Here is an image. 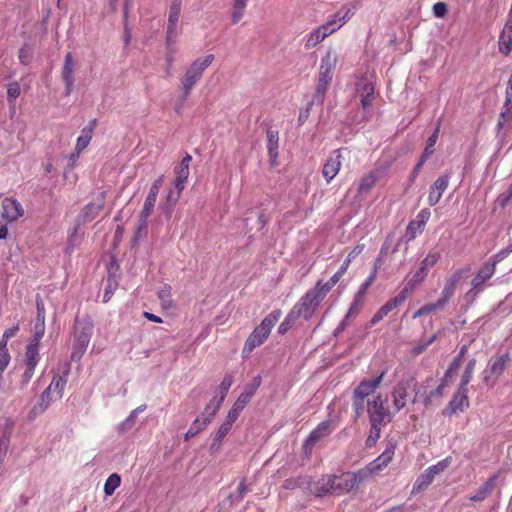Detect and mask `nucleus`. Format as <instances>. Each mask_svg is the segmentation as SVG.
<instances>
[{
    "instance_id": "f257e3e1",
    "label": "nucleus",
    "mask_w": 512,
    "mask_h": 512,
    "mask_svg": "<svg viewBox=\"0 0 512 512\" xmlns=\"http://www.w3.org/2000/svg\"><path fill=\"white\" fill-rule=\"evenodd\" d=\"M281 315V310H273L254 328L244 343L242 349L243 358H247L256 347H259L266 341Z\"/></svg>"
},
{
    "instance_id": "f03ea898",
    "label": "nucleus",
    "mask_w": 512,
    "mask_h": 512,
    "mask_svg": "<svg viewBox=\"0 0 512 512\" xmlns=\"http://www.w3.org/2000/svg\"><path fill=\"white\" fill-rule=\"evenodd\" d=\"M94 323L88 316L76 317L74 323V343L71 359L79 361L85 353L93 335Z\"/></svg>"
},
{
    "instance_id": "7ed1b4c3",
    "label": "nucleus",
    "mask_w": 512,
    "mask_h": 512,
    "mask_svg": "<svg viewBox=\"0 0 512 512\" xmlns=\"http://www.w3.org/2000/svg\"><path fill=\"white\" fill-rule=\"evenodd\" d=\"M213 60L214 56L210 54L203 58L196 59L186 69L184 75L181 78L182 102H184L186 98L190 95L191 90L201 79L204 71L211 65Z\"/></svg>"
},
{
    "instance_id": "20e7f679",
    "label": "nucleus",
    "mask_w": 512,
    "mask_h": 512,
    "mask_svg": "<svg viewBox=\"0 0 512 512\" xmlns=\"http://www.w3.org/2000/svg\"><path fill=\"white\" fill-rule=\"evenodd\" d=\"M337 64V55L329 50L321 59L319 76L316 84L315 98L322 102L333 78V71Z\"/></svg>"
},
{
    "instance_id": "39448f33",
    "label": "nucleus",
    "mask_w": 512,
    "mask_h": 512,
    "mask_svg": "<svg viewBox=\"0 0 512 512\" xmlns=\"http://www.w3.org/2000/svg\"><path fill=\"white\" fill-rule=\"evenodd\" d=\"M325 296L326 295L321 290H318L315 285L299 299L290 311L298 319L302 317L305 320H309L312 318Z\"/></svg>"
},
{
    "instance_id": "423d86ee",
    "label": "nucleus",
    "mask_w": 512,
    "mask_h": 512,
    "mask_svg": "<svg viewBox=\"0 0 512 512\" xmlns=\"http://www.w3.org/2000/svg\"><path fill=\"white\" fill-rule=\"evenodd\" d=\"M367 413L370 425L385 427L393 419V412L385 407L381 394L367 402Z\"/></svg>"
},
{
    "instance_id": "0eeeda50",
    "label": "nucleus",
    "mask_w": 512,
    "mask_h": 512,
    "mask_svg": "<svg viewBox=\"0 0 512 512\" xmlns=\"http://www.w3.org/2000/svg\"><path fill=\"white\" fill-rule=\"evenodd\" d=\"M440 259V253L438 251H430L427 256L422 260L419 269L413 274V276L407 281L403 290L409 294L417 286H419L427 277L428 270L433 267Z\"/></svg>"
},
{
    "instance_id": "6e6552de",
    "label": "nucleus",
    "mask_w": 512,
    "mask_h": 512,
    "mask_svg": "<svg viewBox=\"0 0 512 512\" xmlns=\"http://www.w3.org/2000/svg\"><path fill=\"white\" fill-rule=\"evenodd\" d=\"M451 464V458L447 457L437 464L429 466L424 472L416 479L412 493H418L426 489L434 480V478L444 472Z\"/></svg>"
},
{
    "instance_id": "1a4fd4ad",
    "label": "nucleus",
    "mask_w": 512,
    "mask_h": 512,
    "mask_svg": "<svg viewBox=\"0 0 512 512\" xmlns=\"http://www.w3.org/2000/svg\"><path fill=\"white\" fill-rule=\"evenodd\" d=\"M354 15V8L344 5L336 13L330 15L325 23L320 25L327 35L330 36L338 31Z\"/></svg>"
},
{
    "instance_id": "9d476101",
    "label": "nucleus",
    "mask_w": 512,
    "mask_h": 512,
    "mask_svg": "<svg viewBox=\"0 0 512 512\" xmlns=\"http://www.w3.org/2000/svg\"><path fill=\"white\" fill-rule=\"evenodd\" d=\"M510 358L508 354L500 355L495 358L490 366L483 371V381L487 385H493L496 380L503 374Z\"/></svg>"
},
{
    "instance_id": "9b49d317",
    "label": "nucleus",
    "mask_w": 512,
    "mask_h": 512,
    "mask_svg": "<svg viewBox=\"0 0 512 512\" xmlns=\"http://www.w3.org/2000/svg\"><path fill=\"white\" fill-rule=\"evenodd\" d=\"M181 5V0H172L169 8L168 24L166 30V43L168 45L172 44L177 37L176 27L180 17Z\"/></svg>"
},
{
    "instance_id": "f8f14e48",
    "label": "nucleus",
    "mask_w": 512,
    "mask_h": 512,
    "mask_svg": "<svg viewBox=\"0 0 512 512\" xmlns=\"http://www.w3.org/2000/svg\"><path fill=\"white\" fill-rule=\"evenodd\" d=\"M470 270L469 267L464 269H458L454 274L449 277L444 285L440 298L437 300L438 305L444 307L451 297L454 295L455 289L464 273Z\"/></svg>"
},
{
    "instance_id": "ddd939ff",
    "label": "nucleus",
    "mask_w": 512,
    "mask_h": 512,
    "mask_svg": "<svg viewBox=\"0 0 512 512\" xmlns=\"http://www.w3.org/2000/svg\"><path fill=\"white\" fill-rule=\"evenodd\" d=\"M334 481L335 475H324L317 481H310L308 489L312 494L318 497H322L328 494L334 495Z\"/></svg>"
},
{
    "instance_id": "4468645a",
    "label": "nucleus",
    "mask_w": 512,
    "mask_h": 512,
    "mask_svg": "<svg viewBox=\"0 0 512 512\" xmlns=\"http://www.w3.org/2000/svg\"><path fill=\"white\" fill-rule=\"evenodd\" d=\"M384 376L385 371L381 372V374L375 379L362 380L354 389L353 396H355V398L365 400L368 396L372 395L377 388H379Z\"/></svg>"
},
{
    "instance_id": "2eb2a0df",
    "label": "nucleus",
    "mask_w": 512,
    "mask_h": 512,
    "mask_svg": "<svg viewBox=\"0 0 512 512\" xmlns=\"http://www.w3.org/2000/svg\"><path fill=\"white\" fill-rule=\"evenodd\" d=\"M396 444L394 441H388L385 450L375 460L370 462L367 466L371 472L377 473L385 468L393 459L395 454Z\"/></svg>"
},
{
    "instance_id": "dca6fc26",
    "label": "nucleus",
    "mask_w": 512,
    "mask_h": 512,
    "mask_svg": "<svg viewBox=\"0 0 512 512\" xmlns=\"http://www.w3.org/2000/svg\"><path fill=\"white\" fill-rule=\"evenodd\" d=\"M408 297V294L402 289L397 296L387 301L373 316L371 324L374 325L381 321L389 312L403 304Z\"/></svg>"
},
{
    "instance_id": "f3484780",
    "label": "nucleus",
    "mask_w": 512,
    "mask_h": 512,
    "mask_svg": "<svg viewBox=\"0 0 512 512\" xmlns=\"http://www.w3.org/2000/svg\"><path fill=\"white\" fill-rule=\"evenodd\" d=\"M450 176L445 174L438 177L435 182L431 185L428 194V204L435 206L441 199L443 193L446 191L449 185Z\"/></svg>"
},
{
    "instance_id": "a211bd4d",
    "label": "nucleus",
    "mask_w": 512,
    "mask_h": 512,
    "mask_svg": "<svg viewBox=\"0 0 512 512\" xmlns=\"http://www.w3.org/2000/svg\"><path fill=\"white\" fill-rule=\"evenodd\" d=\"M496 268H494V264H490L486 262L478 271L476 276L472 279L471 285L472 289L471 292H474L475 294L482 291L484 284L487 280H489L494 274H495Z\"/></svg>"
},
{
    "instance_id": "6ab92c4d",
    "label": "nucleus",
    "mask_w": 512,
    "mask_h": 512,
    "mask_svg": "<svg viewBox=\"0 0 512 512\" xmlns=\"http://www.w3.org/2000/svg\"><path fill=\"white\" fill-rule=\"evenodd\" d=\"M356 92L360 96L361 105L367 110L374 100V85L367 79H361L356 83Z\"/></svg>"
},
{
    "instance_id": "aec40b11",
    "label": "nucleus",
    "mask_w": 512,
    "mask_h": 512,
    "mask_svg": "<svg viewBox=\"0 0 512 512\" xmlns=\"http://www.w3.org/2000/svg\"><path fill=\"white\" fill-rule=\"evenodd\" d=\"M2 217L9 222L20 218L24 211L20 202L12 198H5L2 203Z\"/></svg>"
},
{
    "instance_id": "412c9836",
    "label": "nucleus",
    "mask_w": 512,
    "mask_h": 512,
    "mask_svg": "<svg viewBox=\"0 0 512 512\" xmlns=\"http://www.w3.org/2000/svg\"><path fill=\"white\" fill-rule=\"evenodd\" d=\"M74 61L71 53H67L62 68V79L65 84V94L70 95L74 88Z\"/></svg>"
},
{
    "instance_id": "4be33fe9",
    "label": "nucleus",
    "mask_w": 512,
    "mask_h": 512,
    "mask_svg": "<svg viewBox=\"0 0 512 512\" xmlns=\"http://www.w3.org/2000/svg\"><path fill=\"white\" fill-rule=\"evenodd\" d=\"M468 405L467 388L459 386L457 393L447 405L445 413L447 415H452L457 411H462L464 407H467Z\"/></svg>"
},
{
    "instance_id": "5701e85b",
    "label": "nucleus",
    "mask_w": 512,
    "mask_h": 512,
    "mask_svg": "<svg viewBox=\"0 0 512 512\" xmlns=\"http://www.w3.org/2000/svg\"><path fill=\"white\" fill-rule=\"evenodd\" d=\"M340 168H341V155H340L339 150H336L327 159L326 163L323 166V170H322L323 177L329 183L338 174Z\"/></svg>"
},
{
    "instance_id": "b1692460",
    "label": "nucleus",
    "mask_w": 512,
    "mask_h": 512,
    "mask_svg": "<svg viewBox=\"0 0 512 512\" xmlns=\"http://www.w3.org/2000/svg\"><path fill=\"white\" fill-rule=\"evenodd\" d=\"M332 422L330 420L322 421L318 426L310 433L309 437L305 442L306 448H312L319 440L328 436L332 432Z\"/></svg>"
},
{
    "instance_id": "393cba45",
    "label": "nucleus",
    "mask_w": 512,
    "mask_h": 512,
    "mask_svg": "<svg viewBox=\"0 0 512 512\" xmlns=\"http://www.w3.org/2000/svg\"><path fill=\"white\" fill-rule=\"evenodd\" d=\"M408 390L406 384L400 382L391 392L393 414L406 406Z\"/></svg>"
},
{
    "instance_id": "a878e982",
    "label": "nucleus",
    "mask_w": 512,
    "mask_h": 512,
    "mask_svg": "<svg viewBox=\"0 0 512 512\" xmlns=\"http://www.w3.org/2000/svg\"><path fill=\"white\" fill-rule=\"evenodd\" d=\"M103 206H104V201H103L102 197L98 198L94 202L87 204L79 216V221H81L82 223H87V222L92 221L99 214V212L103 209Z\"/></svg>"
},
{
    "instance_id": "bb28decb",
    "label": "nucleus",
    "mask_w": 512,
    "mask_h": 512,
    "mask_svg": "<svg viewBox=\"0 0 512 512\" xmlns=\"http://www.w3.org/2000/svg\"><path fill=\"white\" fill-rule=\"evenodd\" d=\"M348 476H350L348 472L343 473L338 476L335 475L334 495H336V496L344 495V494H347V493L353 491L354 489H356L352 479Z\"/></svg>"
},
{
    "instance_id": "cd10ccee",
    "label": "nucleus",
    "mask_w": 512,
    "mask_h": 512,
    "mask_svg": "<svg viewBox=\"0 0 512 512\" xmlns=\"http://www.w3.org/2000/svg\"><path fill=\"white\" fill-rule=\"evenodd\" d=\"M94 127H95V120L91 121L88 126L84 127L81 130V133H80L79 137L77 138V142H76V146H75V150H76L75 157H79L80 153L89 145V143L92 139Z\"/></svg>"
},
{
    "instance_id": "c85d7f7f",
    "label": "nucleus",
    "mask_w": 512,
    "mask_h": 512,
    "mask_svg": "<svg viewBox=\"0 0 512 512\" xmlns=\"http://www.w3.org/2000/svg\"><path fill=\"white\" fill-rule=\"evenodd\" d=\"M279 135L277 131H267V150L269 161L272 166L277 164Z\"/></svg>"
},
{
    "instance_id": "c756f323",
    "label": "nucleus",
    "mask_w": 512,
    "mask_h": 512,
    "mask_svg": "<svg viewBox=\"0 0 512 512\" xmlns=\"http://www.w3.org/2000/svg\"><path fill=\"white\" fill-rule=\"evenodd\" d=\"M146 408H147L146 404H142V405L138 406L137 408H135L134 410H132L131 413L129 414V416L118 425V431L120 433H125V432L131 430L136 424V420H137L139 413H142L143 411H145Z\"/></svg>"
},
{
    "instance_id": "7c9ffc66",
    "label": "nucleus",
    "mask_w": 512,
    "mask_h": 512,
    "mask_svg": "<svg viewBox=\"0 0 512 512\" xmlns=\"http://www.w3.org/2000/svg\"><path fill=\"white\" fill-rule=\"evenodd\" d=\"M327 37V32L324 31L321 26H318L306 36L304 46L307 50L312 49L324 41Z\"/></svg>"
},
{
    "instance_id": "2f4dec72",
    "label": "nucleus",
    "mask_w": 512,
    "mask_h": 512,
    "mask_svg": "<svg viewBox=\"0 0 512 512\" xmlns=\"http://www.w3.org/2000/svg\"><path fill=\"white\" fill-rule=\"evenodd\" d=\"M231 428H232V426L228 425L225 422H223L220 425V427H219L218 431L216 432V434L212 440V443L210 445V452L212 454L217 453L220 450L222 441L225 438V436L229 433Z\"/></svg>"
},
{
    "instance_id": "473e14b6",
    "label": "nucleus",
    "mask_w": 512,
    "mask_h": 512,
    "mask_svg": "<svg viewBox=\"0 0 512 512\" xmlns=\"http://www.w3.org/2000/svg\"><path fill=\"white\" fill-rule=\"evenodd\" d=\"M499 49L503 54L512 50V25L506 24L499 39Z\"/></svg>"
},
{
    "instance_id": "72a5a7b5",
    "label": "nucleus",
    "mask_w": 512,
    "mask_h": 512,
    "mask_svg": "<svg viewBox=\"0 0 512 512\" xmlns=\"http://www.w3.org/2000/svg\"><path fill=\"white\" fill-rule=\"evenodd\" d=\"M157 199L147 196L143 205V208L139 215V229L146 227L148 218L154 210V206Z\"/></svg>"
},
{
    "instance_id": "f704fd0d",
    "label": "nucleus",
    "mask_w": 512,
    "mask_h": 512,
    "mask_svg": "<svg viewBox=\"0 0 512 512\" xmlns=\"http://www.w3.org/2000/svg\"><path fill=\"white\" fill-rule=\"evenodd\" d=\"M157 295L164 310H169L174 307L171 287L169 285L165 284L161 286L157 292Z\"/></svg>"
},
{
    "instance_id": "c9c22d12",
    "label": "nucleus",
    "mask_w": 512,
    "mask_h": 512,
    "mask_svg": "<svg viewBox=\"0 0 512 512\" xmlns=\"http://www.w3.org/2000/svg\"><path fill=\"white\" fill-rule=\"evenodd\" d=\"M14 426L15 422L11 418L0 420V440H2V442L5 441L6 444L10 445Z\"/></svg>"
},
{
    "instance_id": "e433bc0d",
    "label": "nucleus",
    "mask_w": 512,
    "mask_h": 512,
    "mask_svg": "<svg viewBox=\"0 0 512 512\" xmlns=\"http://www.w3.org/2000/svg\"><path fill=\"white\" fill-rule=\"evenodd\" d=\"M39 360V345L37 343H29L24 357L25 365L37 366Z\"/></svg>"
},
{
    "instance_id": "4c0bfd02",
    "label": "nucleus",
    "mask_w": 512,
    "mask_h": 512,
    "mask_svg": "<svg viewBox=\"0 0 512 512\" xmlns=\"http://www.w3.org/2000/svg\"><path fill=\"white\" fill-rule=\"evenodd\" d=\"M50 389L46 388L40 395L39 402L34 405L32 412L35 414H41L47 410L52 402Z\"/></svg>"
},
{
    "instance_id": "58836bf2",
    "label": "nucleus",
    "mask_w": 512,
    "mask_h": 512,
    "mask_svg": "<svg viewBox=\"0 0 512 512\" xmlns=\"http://www.w3.org/2000/svg\"><path fill=\"white\" fill-rule=\"evenodd\" d=\"M376 182L377 176L375 172H369L364 175L359 182V194H367L375 186Z\"/></svg>"
},
{
    "instance_id": "ea45409f",
    "label": "nucleus",
    "mask_w": 512,
    "mask_h": 512,
    "mask_svg": "<svg viewBox=\"0 0 512 512\" xmlns=\"http://www.w3.org/2000/svg\"><path fill=\"white\" fill-rule=\"evenodd\" d=\"M348 473H349V475H350L349 477L352 479L356 489L373 475V473L371 472V470L369 469L368 466H366L356 472H348Z\"/></svg>"
},
{
    "instance_id": "a19ab883",
    "label": "nucleus",
    "mask_w": 512,
    "mask_h": 512,
    "mask_svg": "<svg viewBox=\"0 0 512 512\" xmlns=\"http://www.w3.org/2000/svg\"><path fill=\"white\" fill-rule=\"evenodd\" d=\"M366 291L361 288L358 289L357 293L354 296L353 302L347 312V317H354L358 314L361 305L363 304V300L365 297Z\"/></svg>"
},
{
    "instance_id": "79ce46f5",
    "label": "nucleus",
    "mask_w": 512,
    "mask_h": 512,
    "mask_svg": "<svg viewBox=\"0 0 512 512\" xmlns=\"http://www.w3.org/2000/svg\"><path fill=\"white\" fill-rule=\"evenodd\" d=\"M343 275L344 274L338 270L326 283L318 281L315 285L317 286L318 290H321L325 295H327L330 290L340 281Z\"/></svg>"
},
{
    "instance_id": "37998d69",
    "label": "nucleus",
    "mask_w": 512,
    "mask_h": 512,
    "mask_svg": "<svg viewBox=\"0 0 512 512\" xmlns=\"http://www.w3.org/2000/svg\"><path fill=\"white\" fill-rule=\"evenodd\" d=\"M121 478L117 473L111 474L105 484H104V493L106 496H111L115 492V490L120 486Z\"/></svg>"
},
{
    "instance_id": "c03bdc74",
    "label": "nucleus",
    "mask_w": 512,
    "mask_h": 512,
    "mask_svg": "<svg viewBox=\"0 0 512 512\" xmlns=\"http://www.w3.org/2000/svg\"><path fill=\"white\" fill-rule=\"evenodd\" d=\"M439 132H440V120L438 121L437 125H436V128L434 130V132L432 133V135L428 138L427 140V143H426V147H425V150L422 154V156H424L425 158H429L433 152H434V149L433 147L435 146L437 140H438V136H439Z\"/></svg>"
},
{
    "instance_id": "a18cd8bd",
    "label": "nucleus",
    "mask_w": 512,
    "mask_h": 512,
    "mask_svg": "<svg viewBox=\"0 0 512 512\" xmlns=\"http://www.w3.org/2000/svg\"><path fill=\"white\" fill-rule=\"evenodd\" d=\"M308 485H310V480L308 477H298L295 479H286L283 483V488L288 490L294 489L296 487L308 489Z\"/></svg>"
},
{
    "instance_id": "49530a36",
    "label": "nucleus",
    "mask_w": 512,
    "mask_h": 512,
    "mask_svg": "<svg viewBox=\"0 0 512 512\" xmlns=\"http://www.w3.org/2000/svg\"><path fill=\"white\" fill-rule=\"evenodd\" d=\"M66 379L61 376H54L50 385L47 387L50 391L57 393L58 398H62L66 386Z\"/></svg>"
},
{
    "instance_id": "de8ad7c7",
    "label": "nucleus",
    "mask_w": 512,
    "mask_h": 512,
    "mask_svg": "<svg viewBox=\"0 0 512 512\" xmlns=\"http://www.w3.org/2000/svg\"><path fill=\"white\" fill-rule=\"evenodd\" d=\"M45 332V320L42 315L40 317H36V323L34 327V337L30 341V343H37V345L40 344V341L44 335Z\"/></svg>"
},
{
    "instance_id": "09e8293b",
    "label": "nucleus",
    "mask_w": 512,
    "mask_h": 512,
    "mask_svg": "<svg viewBox=\"0 0 512 512\" xmlns=\"http://www.w3.org/2000/svg\"><path fill=\"white\" fill-rule=\"evenodd\" d=\"M222 403L223 400L219 399L218 396H214L202 412L203 415L209 417L210 420H212Z\"/></svg>"
},
{
    "instance_id": "8fccbe9b",
    "label": "nucleus",
    "mask_w": 512,
    "mask_h": 512,
    "mask_svg": "<svg viewBox=\"0 0 512 512\" xmlns=\"http://www.w3.org/2000/svg\"><path fill=\"white\" fill-rule=\"evenodd\" d=\"M475 365H476V359H474V358L468 362V364L465 368V371L462 375L460 386L467 388V385L469 384V382L471 381V379L473 377Z\"/></svg>"
},
{
    "instance_id": "3c124183",
    "label": "nucleus",
    "mask_w": 512,
    "mask_h": 512,
    "mask_svg": "<svg viewBox=\"0 0 512 512\" xmlns=\"http://www.w3.org/2000/svg\"><path fill=\"white\" fill-rule=\"evenodd\" d=\"M233 384V378L231 375H226L221 384L218 387L217 395L219 399L223 400L225 399L227 392L229 391L230 387Z\"/></svg>"
},
{
    "instance_id": "603ef678",
    "label": "nucleus",
    "mask_w": 512,
    "mask_h": 512,
    "mask_svg": "<svg viewBox=\"0 0 512 512\" xmlns=\"http://www.w3.org/2000/svg\"><path fill=\"white\" fill-rule=\"evenodd\" d=\"M298 320V318L290 311L285 319L281 322L278 327V333L284 335Z\"/></svg>"
},
{
    "instance_id": "864d4df0",
    "label": "nucleus",
    "mask_w": 512,
    "mask_h": 512,
    "mask_svg": "<svg viewBox=\"0 0 512 512\" xmlns=\"http://www.w3.org/2000/svg\"><path fill=\"white\" fill-rule=\"evenodd\" d=\"M383 427L376 426V425H370V432L366 439V446L367 447H373L377 443L378 439L381 435V430Z\"/></svg>"
},
{
    "instance_id": "5fc2aeb1",
    "label": "nucleus",
    "mask_w": 512,
    "mask_h": 512,
    "mask_svg": "<svg viewBox=\"0 0 512 512\" xmlns=\"http://www.w3.org/2000/svg\"><path fill=\"white\" fill-rule=\"evenodd\" d=\"M423 230L424 229L415 220H412L406 228L405 236L408 241H411L414 240Z\"/></svg>"
},
{
    "instance_id": "6e6d98bb",
    "label": "nucleus",
    "mask_w": 512,
    "mask_h": 512,
    "mask_svg": "<svg viewBox=\"0 0 512 512\" xmlns=\"http://www.w3.org/2000/svg\"><path fill=\"white\" fill-rule=\"evenodd\" d=\"M447 386L440 383L434 390H432L428 395L427 397L425 398L424 402H425V405H430L432 404L433 400L434 399H440L443 397L444 395V390Z\"/></svg>"
},
{
    "instance_id": "4d7b16f0",
    "label": "nucleus",
    "mask_w": 512,
    "mask_h": 512,
    "mask_svg": "<svg viewBox=\"0 0 512 512\" xmlns=\"http://www.w3.org/2000/svg\"><path fill=\"white\" fill-rule=\"evenodd\" d=\"M442 306L438 305V302L427 304L419 308L413 315V318L416 319L418 317L429 315L430 313L442 309Z\"/></svg>"
},
{
    "instance_id": "13d9d810",
    "label": "nucleus",
    "mask_w": 512,
    "mask_h": 512,
    "mask_svg": "<svg viewBox=\"0 0 512 512\" xmlns=\"http://www.w3.org/2000/svg\"><path fill=\"white\" fill-rule=\"evenodd\" d=\"M180 197V193L175 189H171L167 194V205L164 207L165 212L170 215L172 213V208L176 204Z\"/></svg>"
},
{
    "instance_id": "bf43d9fd",
    "label": "nucleus",
    "mask_w": 512,
    "mask_h": 512,
    "mask_svg": "<svg viewBox=\"0 0 512 512\" xmlns=\"http://www.w3.org/2000/svg\"><path fill=\"white\" fill-rule=\"evenodd\" d=\"M33 57V50L28 45L25 44L20 50H19V60L22 64L28 65Z\"/></svg>"
},
{
    "instance_id": "052dcab7",
    "label": "nucleus",
    "mask_w": 512,
    "mask_h": 512,
    "mask_svg": "<svg viewBox=\"0 0 512 512\" xmlns=\"http://www.w3.org/2000/svg\"><path fill=\"white\" fill-rule=\"evenodd\" d=\"M248 492V487L245 484L244 480H241V482L238 485L237 492L234 494H231L229 496V499H231L232 502L239 503L242 501L244 495Z\"/></svg>"
},
{
    "instance_id": "680f3d73",
    "label": "nucleus",
    "mask_w": 512,
    "mask_h": 512,
    "mask_svg": "<svg viewBox=\"0 0 512 512\" xmlns=\"http://www.w3.org/2000/svg\"><path fill=\"white\" fill-rule=\"evenodd\" d=\"M392 242H393V235H392V234H389V235L386 237V239H385V241H384V243H383V245H382V247H381V249H380L379 256H378V258H377V260H376V263H377L378 265H379V262L381 261V259H382L383 257H385V256L389 253V250H390V247H391V245H392Z\"/></svg>"
},
{
    "instance_id": "e2e57ef3",
    "label": "nucleus",
    "mask_w": 512,
    "mask_h": 512,
    "mask_svg": "<svg viewBox=\"0 0 512 512\" xmlns=\"http://www.w3.org/2000/svg\"><path fill=\"white\" fill-rule=\"evenodd\" d=\"M80 242V235L78 234V226H75L68 236L67 249L73 250Z\"/></svg>"
},
{
    "instance_id": "0e129e2a",
    "label": "nucleus",
    "mask_w": 512,
    "mask_h": 512,
    "mask_svg": "<svg viewBox=\"0 0 512 512\" xmlns=\"http://www.w3.org/2000/svg\"><path fill=\"white\" fill-rule=\"evenodd\" d=\"M379 265L377 263L374 264V267L368 276V278L361 284L359 288L366 291L369 289V287L374 283V281L377 278V271H378Z\"/></svg>"
},
{
    "instance_id": "69168bd1",
    "label": "nucleus",
    "mask_w": 512,
    "mask_h": 512,
    "mask_svg": "<svg viewBox=\"0 0 512 512\" xmlns=\"http://www.w3.org/2000/svg\"><path fill=\"white\" fill-rule=\"evenodd\" d=\"M211 422L210 418L203 415V413L197 417L193 423L191 424L192 427H195L197 429V432H200L204 430L207 425Z\"/></svg>"
},
{
    "instance_id": "338daca9",
    "label": "nucleus",
    "mask_w": 512,
    "mask_h": 512,
    "mask_svg": "<svg viewBox=\"0 0 512 512\" xmlns=\"http://www.w3.org/2000/svg\"><path fill=\"white\" fill-rule=\"evenodd\" d=\"M352 405L355 412V417L359 418L365 410V400L355 398V396L352 395Z\"/></svg>"
},
{
    "instance_id": "774afa93",
    "label": "nucleus",
    "mask_w": 512,
    "mask_h": 512,
    "mask_svg": "<svg viewBox=\"0 0 512 512\" xmlns=\"http://www.w3.org/2000/svg\"><path fill=\"white\" fill-rule=\"evenodd\" d=\"M251 399H252V397L243 391L238 396V398L235 401V403L233 404V406L242 411L245 408V406L250 402Z\"/></svg>"
}]
</instances>
